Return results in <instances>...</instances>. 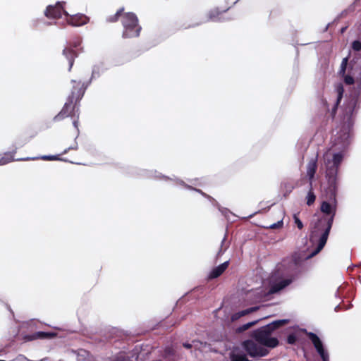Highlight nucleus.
I'll return each instance as SVG.
<instances>
[{
    "instance_id": "nucleus-18",
    "label": "nucleus",
    "mask_w": 361,
    "mask_h": 361,
    "mask_svg": "<svg viewBox=\"0 0 361 361\" xmlns=\"http://www.w3.org/2000/svg\"><path fill=\"white\" fill-rule=\"evenodd\" d=\"M63 55L68 61V71H71L74 63V59L78 56V54L75 52L72 49L66 47L63 50Z\"/></svg>"
},
{
    "instance_id": "nucleus-34",
    "label": "nucleus",
    "mask_w": 361,
    "mask_h": 361,
    "mask_svg": "<svg viewBox=\"0 0 361 361\" xmlns=\"http://www.w3.org/2000/svg\"><path fill=\"white\" fill-rule=\"evenodd\" d=\"M226 238V235H225L224 238H223V240H222V241H221V247H220L219 250L217 252V257L221 256L225 252V250H226V247L224 250H223V246H224V245L225 243Z\"/></svg>"
},
{
    "instance_id": "nucleus-44",
    "label": "nucleus",
    "mask_w": 361,
    "mask_h": 361,
    "mask_svg": "<svg viewBox=\"0 0 361 361\" xmlns=\"http://www.w3.org/2000/svg\"><path fill=\"white\" fill-rule=\"evenodd\" d=\"M329 24H328V25H327V26H326V28H325V30H327V29H328V27H329Z\"/></svg>"
},
{
    "instance_id": "nucleus-29",
    "label": "nucleus",
    "mask_w": 361,
    "mask_h": 361,
    "mask_svg": "<svg viewBox=\"0 0 361 361\" xmlns=\"http://www.w3.org/2000/svg\"><path fill=\"white\" fill-rule=\"evenodd\" d=\"M36 335L37 336V338H52L56 336V334L38 331L36 333Z\"/></svg>"
},
{
    "instance_id": "nucleus-37",
    "label": "nucleus",
    "mask_w": 361,
    "mask_h": 361,
    "mask_svg": "<svg viewBox=\"0 0 361 361\" xmlns=\"http://www.w3.org/2000/svg\"><path fill=\"white\" fill-rule=\"evenodd\" d=\"M214 202H216V206L218 207L219 210V211H220V212H221L224 215H225V216H226V215L227 214V213H228V212H229V210H228V209L221 207L220 205H219V204H218L216 201H214Z\"/></svg>"
},
{
    "instance_id": "nucleus-38",
    "label": "nucleus",
    "mask_w": 361,
    "mask_h": 361,
    "mask_svg": "<svg viewBox=\"0 0 361 361\" xmlns=\"http://www.w3.org/2000/svg\"><path fill=\"white\" fill-rule=\"evenodd\" d=\"M78 149V144L75 143L74 145L65 149L64 151L62 152V154H66L71 149Z\"/></svg>"
},
{
    "instance_id": "nucleus-22",
    "label": "nucleus",
    "mask_w": 361,
    "mask_h": 361,
    "mask_svg": "<svg viewBox=\"0 0 361 361\" xmlns=\"http://www.w3.org/2000/svg\"><path fill=\"white\" fill-rule=\"evenodd\" d=\"M99 75H100V66H99V65L93 66L92 70V76H91L90 81L87 83L83 82L79 88H83L87 84L89 85L91 83V81L92 79L98 78V77H99Z\"/></svg>"
},
{
    "instance_id": "nucleus-8",
    "label": "nucleus",
    "mask_w": 361,
    "mask_h": 361,
    "mask_svg": "<svg viewBox=\"0 0 361 361\" xmlns=\"http://www.w3.org/2000/svg\"><path fill=\"white\" fill-rule=\"evenodd\" d=\"M64 1H58L54 6L49 5L45 11L44 15L48 18H60L62 14L68 16V13L63 9Z\"/></svg>"
},
{
    "instance_id": "nucleus-15",
    "label": "nucleus",
    "mask_w": 361,
    "mask_h": 361,
    "mask_svg": "<svg viewBox=\"0 0 361 361\" xmlns=\"http://www.w3.org/2000/svg\"><path fill=\"white\" fill-rule=\"evenodd\" d=\"M317 169V157L312 158L307 165V174L310 178V180H312L314 177V174L316 173Z\"/></svg>"
},
{
    "instance_id": "nucleus-36",
    "label": "nucleus",
    "mask_w": 361,
    "mask_h": 361,
    "mask_svg": "<svg viewBox=\"0 0 361 361\" xmlns=\"http://www.w3.org/2000/svg\"><path fill=\"white\" fill-rule=\"evenodd\" d=\"M199 343V341H193L192 343L185 342V343H183V346L187 349H190V348H192V347L193 345H195V343Z\"/></svg>"
},
{
    "instance_id": "nucleus-19",
    "label": "nucleus",
    "mask_w": 361,
    "mask_h": 361,
    "mask_svg": "<svg viewBox=\"0 0 361 361\" xmlns=\"http://www.w3.org/2000/svg\"><path fill=\"white\" fill-rule=\"evenodd\" d=\"M41 159L42 160H48V161H53V160H63L59 157V155H43L40 157H25V158H20L17 159V161H27V160H35Z\"/></svg>"
},
{
    "instance_id": "nucleus-23",
    "label": "nucleus",
    "mask_w": 361,
    "mask_h": 361,
    "mask_svg": "<svg viewBox=\"0 0 361 361\" xmlns=\"http://www.w3.org/2000/svg\"><path fill=\"white\" fill-rule=\"evenodd\" d=\"M262 319H256V320H254V321H252V322H247L246 324H244L240 326H238L237 329H236V332L237 333H242L246 330H247L248 329H250V327L253 326L254 325L257 324Z\"/></svg>"
},
{
    "instance_id": "nucleus-11",
    "label": "nucleus",
    "mask_w": 361,
    "mask_h": 361,
    "mask_svg": "<svg viewBox=\"0 0 361 361\" xmlns=\"http://www.w3.org/2000/svg\"><path fill=\"white\" fill-rule=\"evenodd\" d=\"M293 281V279H290L289 277L285 279L280 280L278 282L273 283L270 289L269 290V293L274 294L276 293L288 286H289Z\"/></svg>"
},
{
    "instance_id": "nucleus-14",
    "label": "nucleus",
    "mask_w": 361,
    "mask_h": 361,
    "mask_svg": "<svg viewBox=\"0 0 361 361\" xmlns=\"http://www.w3.org/2000/svg\"><path fill=\"white\" fill-rule=\"evenodd\" d=\"M335 91L337 94V98H336V101L332 108L331 114L333 116L335 115L336 111L338 108V106L339 105V104L343 98V96L344 88H343V85L341 82H338L335 85Z\"/></svg>"
},
{
    "instance_id": "nucleus-20",
    "label": "nucleus",
    "mask_w": 361,
    "mask_h": 361,
    "mask_svg": "<svg viewBox=\"0 0 361 361\" xmlns=\"http://www.w3.org/2000/svg\"><path fill=\"white\" fill-rule=\"evenodd\" d=\"M231 361H249L246 355L241 351H233L230 353Z\"/></svg>"
},
{
    "instance_id": "nucleus-35",
    "label": "nucleus",
    "mask_w": 361,
    "mask_h": 361,
    "mask_svg": "<svg viewBox=\"0 0 361 361\" xmlns=\"http://www.w3.org/2000/svg\"><path fill=\"white\" fill-rule=\"evenodd\" d=\"M283 224V220H280V221H277L276 223H274V224L270 225L269 228L271 229H276V228L282 227Z\"/></svg>"
},
{
    "instance_id": "nucleus-3",
    "label": "nucleus",
    "mask_w": 361,
    "mask_h": 361,
    "mask_svg": "<svg viewBox=\"0 0 361 361\" xmlns=\"http://www.w3.org/2000/svg\"><path fill=\"white\" fill-rule=\"evenodd\" d=\"M71 82L73 84L71 94L68 96L67 102L64 104L61 111L54 116V121H59L63 120L66 117L75 116L78 109L75 111V105L73 106V99H75L76 102L80 101L83 97L85 92L88 87V84L83 88H78L77 86L80 85V81L77 82L75 80H72Z\"/></svg>"
},
{
    "instance_id": "nucleus-6",
    "label": "nucleus",
    "mask_w": 361,
    "mask_h": 361,
    "mask_svg": "<svg viewBox=\"0 0 361 361\" xmlns=\"http://www.w3.org/2000/svg\"><path fill=\"white\" fill-rule=\"evenodd\" d=\"M322 361H329V354L321 338L313 332L304 330Z\"/></svg>"
},
{
    "instance_id": "nucleus-24",
    "label": "nucleus",
    "mask_w": 361,
    "mask_h": 361,
    "mask_svg": "<svg viewBox=\"0 0 361 361\" xmlns=\"http://www.w3.org/2000/svg\"><path fill=\"white\" fill-rule=\"evenodd\" d=\"M16 152V149L12 152L5 153L4 156L0 159V166L6 164L10 161H14L13 154Z\"/></svg>"
},
{
    "instance_id": "nucleus-5",
    "label": "nucleus",
    "mask_w": 361,
    "mask_h": 361,
    "mask_svg": "<svg viewBox=\"0 0 361 361\" xmlns=\"http://www.w3.org/2000/svg\"><path fill=\"white\" fill-rule=\"evenodd\" d=\"M274 331L269 324H267L253 331L252 337L260 345L273 348L279 345L278 339L271 336Z\"/></svg>"
},
{
    "instance_id": "nucleus-33",
    "label": "nucleus",
    "mask_w": 361,
    "mask_h": 361,
    "mask_svg": "<svg viewBox=\"0 0 361 361\" xmlns=\"http://www.w3.org/2000/svg\"><path fill=\"white\" fill-rule=\"evenodd\" d=\"M293 219H294L295 224L297 225V227L299 229H302L303 228V224L301 221V220L298 218L297 214H295L293 215Z\"/></svg>"
},
{
    "instance_id": "nucleus-39",
    "label": "nucleus",
    "mask_w": 361,
    "mask_h": 361,
    "mask_svg": "<svg viewBox=\"0 0 361 361\" xmlns=\"http://www.w3.org/2000/svg\"><path fill=\"white\" fill-rule=\"evenodd\" d=\"M77 118H78V116H79V114H75ZM78 119H75L73 121V125L74 126L75 128H77V130H78Z\"/></svg>"
},
{
    "instance_id": "nucleus-42",
    "label": "nucleus",
    "mask_w": 361,
    "mask_h": 361,
    "mask_svg": "<svg viewBox=\"0 0 361 361\" xmlns=\"http://www.w3.org/2000/svg\"><path fill=\"white\" fill-rule=\"evenodd\" d=\"M80 44V40H78V42H74L73 44V47H77L78 46H79Z\"/></svg>"
},
{
    "instance_id": "nucleus-25",
    "label": "nucleus",
    "mask_w": 361,
    "mask_h": 361,
    "mask_svg": "<svg viewBox=\"0 0 361 361\" xmlns=\"http://www.w3.org/2000/svg\"><path fill=\"white\" fill-rule=\"evenodd\" d=\"M123 8L118 9L114 15L108 16L106 18V21L109 23L117 21L118 18L123 16L122 14L123 13Z\"/></svg>"
},
{
    "instance_id": "nucleus-17",
    "label": "nucleus",
    "mask_w": 361,
    "mask_h": 361,
    "mask_svg": "<svg viewBox=\"0 0 361 361\" xmlns=\"http://www.w3.org/2000/svg\"><path fill=\"white\" fill-rule=\"evenodd\" d=\"M221 13V12H220L218 8L212 9L211 11H209L206 19L199 23H197L195 25H199L202 23H207L208 21H213V22L221 21V19L219 17V15Z\"/></svg>"
},
{
    "instance_id": "nucleus-30",
    "label": "nucleus",
    "mask_w": 361,
    "mask_h": 361,
    "mask_svg": "<svg viewBox=\"0 0 361 361\" xmlns=\"http://www.w3.org/2000/svg\"><path fill=\"white\" fill-rule=\"evenodd\" d=\"M316 196L314 194L311 190L309 191L307 195V204L309 206L312 205L314 202Z\"/></svg>"
},
{
    "instance_id": "nucleus-4",
    "label": "nucleus",
    "mask_w": 361,
    "mask_h": 361,
    "mask_svg": "<svg viewBox=\"0 0 361 361\" xmlns=\"http://www.w3.org/2000/svg\"><path fill=\"white\" fill-rule=\"evenodd\" d=\"M121 22L123 27V38H132L139 36L141 27L138 25V19L135 13L131 12L123 13Z\"/></svg>"
},
{
    "instance_id": "nucleus-43",
    "label": "nucleus",
    "mask_w": 361,
    "mask_h": 361,
    "mask_svg": "<svg viewBox=\"0 0 361 361\" xmlns=\"http://www.w3.org/2000/svg\"><path fill=\"white\" fill-rule=\"evenodd\" d=\"M345 30H346V27H342V28L341 29V33H343V32L345 31Z\"/></svg>"
},
{
    "instance_id": "nucleus-10",
    "label": "nucleus",
    "mask_w": 361,
    "mask_h": 361,
    "mask_svg": "<svg viewBox=\"0 0 361 361\" xmlns=\"http://www.w3.org/2000/svg\"><path fill=\"white\" fill-rule=\"evenodd\" d=\"M348 59H349L348 56H346L343 59L341 63L340 70L338 71V73L341 77L343 78V80L345 84L352 85L354 83L353 77L350 75L345 74L346 69H347V67L348 65Z\"/></svg>"
},
{
    "instance_id": "nucleus-32",
    "label": "nucleus",
    "mask_w": 361,
    "mask_h": 361,
    "mask_svg": "<svg viewBox=\"0 0 361 361\" xmlns=\"http://www.w3.org/2000/svg\"><path fill=\"white\" fill-rule=\"evenodd\" d=\"M351 47L354 51H359L361 50V42L360 40H355L352 42Z\"/></svg>"
},
{
    "instance_id": "nucleus-28",
    "label": "nucleus",
    "mask_w": 361,
    "mask_h": 361,
    "mask_svg": "<svg viewBox=\"0 0 361 361\" xmlns=\"http://www.w3.org/2000/svg\"><path fill=\"white\" fill-rule=\"evenodd\" d=\"M113 361H133L130 357L125 353H120L116 355L114 358Z\"/></svg>"
},
{
    "instance_id": "nucleus-31",
    "label": "nucleus",
    "mask_w": 361,
    "mask_h": 361,
    "mask_svg": "<svg viewBox=\"0 0 361 361\" xmlns=\"http://www.w3.org/2000/svg\"><path fill=\"white\" fill-rule=\"evenodd\" d=\"M298 337L295 334H290L287 337V342L288 344L293 345L296 343Z\"/></svg>"
},
{
    "instance_id": "nucleus-16",
    "label": "nucleus",
    "mask_w": 361,
    "mask_h": 361,
    "mask_svg": "<svg viewBox=\"0 0 361 361\" xmlns=\"http://www.w3.org/2000/svg\"><path fill=\"white\" fill-rule=\"evenodd\" d=\"M259 310V306H254L249 308H247L245 310L239 311L238 312H235L232 314L231 316V321L235 322L239 319L240 317H244L245 315H247L249 314H251L252 312H255Z\"/></svg>"
},
{
    "instance_id": "nucleus-7",
    "label": "nucleus",
    "mask_w": 361,
    "mask_h": 361,
    "mask_svg": "<svg viewBox=\"0 0 361 361\" xmlns=\"http://www.w3.org/2000/svg\"><path fill=\"white\" fill-rule=\"evenodd\" d=\"M242 346L247 353L252 357H264L268 354V350L259 346L252 340L247 339L243 342Z\"/></svg>"
},
{
    "instance_id": "nucleus-1",
    "label": "nucleus",
    "mask_w": 361,
    "mask_h": 361,
    "mask_svg": "<svg viewBox=\"0 0 361 361\" xmlns=\"http://www.w3.org/2000/svg\"><path fill=\"white\" fill-rule=\"evenodd\" d=\"M345 152L329 149L323 156L326 169V177L333 196L332 202H322L321 212L324 216L317 219L311 231L310 238L314 240L318 238L317 247L305 258L309 259L317 255L325 246L330 233L334 220L336 213L337 201L336 194L338 191L337 176L339 167L341 165Z\"/></svg>"
},
{
    "instance_id": "nucleus-26",
    "label": "nucleus",
    "mask_w": 361,
    "mask_h": 361,
    "mask_svg": "<svg viewBox=\"0 0 361 361\" xmlns=\"http://www.w3.org/2000/svg\"><path fill=\"white\" fill-rule=\"evenodd\" d=\"M288 322V319H279L274 321L273 322L269 324V325L273 329V330H276L280 326L287 324Z\"/></svg>"
},
{
    "instance_id": "nucleus-9",
    "label": "nucleus",
    "mask_w": 361,
    "mask_h": 361,
    "mask_svg": "<svg viewBox=\"0 0 361 361\" xmlns=\"http://www.w3.org/2000/svg\"><path fill=\"white\" fill-rule=\"evenodd\" d=\"M289 278L293 281L302 272V262L298 258H294L289 264Z\"/></svg>"
},
{
    "instance_id": "nucleus-12",
    "label": "nucleus",
    "mask_w": 361,
    "mask_h": 361,
    "mask_svg": "<svg viewBox=\"0 0 361 361\" xmlns=\"http://www.w3.org/2000/svg\"><path fill=\"white\" fill-rule=\"evenodd\" d=\"M88 21L89 18L83 14H76L71 16L68 20V24L75 27L84 25L87 23Z\"/></svg>"
},
{
    "instance_id": "nucleus-41",
    "label": "nucleus",
    "mask_w": 361,
    "mask_h": 361,
    "mask_svg": "<svg viewBox=\"0 0 361 361\" xmlns=\"http://www.w3.org/2000/svg\"><path fill=\"white\" fill-rule=\"evenodd\" d=\"M340 309H341V305L338 304V305L336 306L335 311L338 312V311H339Z\"/></svg>"
},
{
    "instance_id": "nucleus-13",
    "label": "nucleus",
    "mask_w": 361,
    "mask_h": 361,
    "mask_svg": "<svg viewBox=\"0 0 361 361\" xmlns=\"http://www.w3.org/2000/svg\"><path fill=\"white\" fill-rule=\"evenodd\" d=\"M229 265V261H226L217 267L213 268L209 274L208 278L209 279H216L220 276Z\"/></svg>"
},
{
    "instance_id": "nucleus-27",
    "label": "nucleus",
    "mask_w": 361,
    "mask_h": 361,
    "mask_svg": "<svg viewBox=\"0 0 361 361\" xmlns=\"http://www.w3.org/2000/svg\"><path fill=\"white\" fill-rule=\"evenodd\" d=\"M143 175L147 176V177H155V178H160L161 177V173H158L157 171H143ZM161 177L164 179H169V178L166 177V176H161Z\"/></svg>"
},
{
    "instance_id": "nucleus-40",
    "label": "nucleus",
    "mask_w": 361,
    "mask_h": 361,
    "mask_svg": "<svg viewBox=\"0 0 361 361\" xmlns=\"http://www.w3.org/2000/svg\"><path fill=\"white\" fill-rule=\"evenodd\" d=\"M341 287H339L338 288L336 293H335V296L336 297H340V291H341Z\"/></svg>"
},
{
    "instance_id": "nucleus-2",
    "label": "nucleus",
    "mask_w": 361,
    "mask_h": 361,
    "mask_svg": "<svg viewBox=\"0 0 361 361\" xmlns=\"http://www.w3.org/2000/svg\"><path fill=\"white\" fill-rule=\"evenodd\" d=\"M361 99V81L350 92L342 113V118L338 130L332 141L331 149L346 152L352 137L354 118L360 107Z\"/></svg>"
},
{
    "instance_id": "nucleus-21",
    "label": "nucleus",
    "mask_w": 361,
    "mask_h": 361,
    "mask_svg": "<svg viewBox=\"0 0 361 361\" xmlns=\"http://www.w3.org/2000/svg\"><path fill=\"white\" fill-rule=\"evenodd\" d=\"M177 183L178 184L184 186L185 188H186L188 190H195V191L200 193L202 196L205 197L206 198L209 199L211 201H215V200L212 197H211L210 195L204 193L203 191H202L200 189L195 188H193V187H192V186L185 183V182L181 180H177Z\"/></svg>"
}]
</instances>
